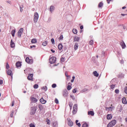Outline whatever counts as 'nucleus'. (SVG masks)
<instances>
[{
	"label": "nucleus",
	"instance_id": "nucleus-1",
	"mask_svg": "<svg viewBox=\"0 0 127 127\" xmlns=\"http://www.w3.org/2000/svg\"><path fill=\"white\" fill-rule=\"evenodd\" d=\"M38 18H39V15L38 13L35 12L34 14V23H36L38 21Z\"/></svg>",
	"mask_w": 127,
	"mask_h": 127
},
{
	"label": "nucleus",
	"instance_id": "nucleus-2",
	"mask_svg": "<svg viewBox=\"0 0 127 127\" xmlns=\"http://www.w3.org/2000/svg\"><path fill=\"white\" fill-rule=\"evenodd\" d=\"M116 124H117V121L113 120L108 124L107 127H114V126H115Z\"/></svg>",
	"mask_w": 127,
	"mask_h": 127
},
{
	"label": "nucleus",
	"instance_id": "nucleus-3",
	"mask_svg": "<svg viewBox=\"0 0 127 127\" xmlns=\"http://www.w3.org/2000/svg\"><path fill=\"white\" fill-rule=\"evenodd\" d=\"M50 63L51 64H54V63H55V62H56V58L55 57H52L50 59Z\"/></svg>",
	"mask_w": 127,
	"mask_h": 127
},
{
	"label": "nucleus",
	"instance_id": "nucleus-4",
	"mask_svg": "<svg viewBox=\"0 0 127 127\" xmlns=\"http://www.w3.org/2000/svg\"><path fill=\"white\" fill-rule=\"evenodd\" d=\"M23 33V28H20L19 31L17 32V36L18 37H21V35L22 34V33Z\"/></svg>",
	"mask_w": 127,
	"mask_h": 127
},
{
	"label": "nucleus",
	"instance_id": "nucleus-5",
	"mask_svg": "<svg viewBox=\"0 0 127 127\" xmlns=\"http://www.w3.org/2000/svg\"><path fill=\"white\" fill-rule=\"evenodd\" d=\"M27 79L29 81H33V74H29Z\"/></svg>",
	"mask_w": 127,
	"mask_h": 127
},
{
	"label": "nucleus",
	"instance_id": "nucleus-6",
	"mask_svg": "<svg viewBox=\"0 0 127 127\" xmlns=\"http://www.w3.org/2000/svg\"><path fill=\"white\" fill-rule=\"evenodd\" d=\"M67 122H68V126L69 127H73V122L71 121V119H70L69 118H67Z\"/></svg>",
	"mask_w": 127,
	"mask_h": 127
},
{
	"label": "nucleus",
	"instance_id": "nucleus-7",
	"mask_svg": "<svg viewBox=\"0 0 127 127\" xmlns=\"http://www.w3.org/2000/svg\"><path fill=\"white\" fill-rule=\"evenodd\" d=\"M35 112H36V108H35V107H32L31 111L30 112L31 115H34Z\"/></svg>",
	"mask_w": 127,
	"mask_h": 127
},
{
	"label": "nucleus",
	"instance_id": "nucleus-8",
	"mask_svg": "<svg viewBox=\"0 0 127 127\" xmlns=\"http://www.w3.org/2000/svg\"><path fill=\"white\" fill-rule=\"evenodd\" d=\"M69 93H68V91L67 89H65L64 90L63 96L64 97H67Z\"/></svg>",
	"mask_w": 127,
	"mask_h": 127
},
{
	"label": "nucleus",
	"instance_id": "nucleus-9",
	"mask_svg": "<svg viewBox=\"0 0 127 127\" xmlns=\"http://www.w3.org/2000/svg\"><path fill=\"white\" fill-rule=\"evenodd\" d=\"M7 75H9V76H11V78H12V71H11V70L10 69L8 70L7 72Z\"/></svg>",
	"mask_w": 127,
	"mask_h": 127
},
{
	"label": "nucleus",
	"instance_id": "nucleus-10",
	"mask_svg": "<svg viewBox=\"0 0 127 127\" xmlns=\"http://www.w3.org/2000/svg\"><path fill=\"white\" fill-rule=\"evenodd\" d=\"M107 120H112L113 119V115L112 114H108L107 115Z\"/></svg>",
	"mask_w": 127,
	"mask_h": 127
},
{
	"label": "nucleus",
	"instance_id": "nucleus-11",
	"mask_svg": "<svg viewBox=\"0 0 127 127\" xmlns=\"http://www.w3.org/2000/svg\"><path fill=\"white\" fill-rule=\"evenodd\" d=\"M40 102L41 104H46V100H44L43 98H41Z\"/></svg>",
	"mask_w": 127,
	"mask_h": 127
},
{
	"label": "nucleus",
	"instance_id": "nucleus-12",
	"mask_svg": "<svg viewBox=\"0 0 127 127\" xmlns=\"http://www.w3.org/2000/svg\"><path fill=\"white\" fill-rule=\"evenodd\" d=\"M21 66V63L20 62H18L16 63V66L18 68V67H20Z\"/></svg>",
	"mask_w": 127,
	"mask_h": 127
},
{
	"label": "nucleus",
	"instance_id": "nucleus-13",
	"mask_svg": "<svg viewBox=\"0 0 127 127\" xmlns=\"http://www.w3.org/2000/svg\"><path fill=\"white\" fill-rule=\"evenodd\" d=\"M63 48V45H62V44H59L58 45V49L59 50H62Z\"/></svg>",
	"mask_w": 127,
	"mask_h": 127
},
{
	"label": "nucleus",
	"instance_id": "nucleus-14",
	"mask_svg": "<svg viewBox=\"0 0 127 127\" xmlns=\"http://www.w3.org/2000/svg\"><path fill=\"white\" fill-rule=\"evenodd\" d=\"M14 46H15V45L14 44V43L12 42V40H11L10 42V47H11V48H13Z\"/></svg>",
	"mask_w": 127,
	"mask_h": 127
},
{
	"label": "nucleus",
	"instance_id": "nucleus-15",
	"mask_svg": "<svg viewBox=\"0 0 127 127\" xmlns=\"http://www.w3.org/2000/svg\"><path fill=\"white\" fill-rule=\"evenodd\" d=\"M15 32H16V30L15 29H14V30H12L11 31V35L13 37H14V34H15Z\"/></svg>",
	"mask_w": 127,
	"mask_h": 127
},
{
	"label": "nucleus",
	"instance_id": "nucleus-16",
	"mask_svg": "<svg viewBox=\"0 0 127 127\" xmlns=\"http://www.w3.org/2000/svg\"><path fill=\"white\" fill-rule=\"evenodd\" d=\"M78 47H79V45H78L77 43H75L74 47V50H77Z\"/></svg>",
	"mask_w": 127,
	"mask_h": 127
},
{
	"label": "nucleus",
	"instance_id": "nucleus-17",
	"mask_svg": "<svg viewBox=\"0 0 127 127\" xmlns=\"http://www.w3.org/2000/svg\"><path fill=\"white\" fill-rule=\"evenodd\" d=\"M121 45L123 49H124V48H126V44H125V42H122L121 44Z\"/></svg>",
	"mask_w": 127,
	"mask_h": 127
},
{
	"label": "nucleus",
	"instance_id": "nucleus-18",
	"mask_svg": "<svg viewBox=\"0 0 127 127\" xmlns=\"http://www.w3.org/2000/svg\"><path fill=\"white\" fill-rule=\"evenodd\" d=\"M93 75L95 77H99V73H98V72H97V71H95L93 72Z\"/></svg>",
	"mask_w": 127,
	"mask_h": 127
},
{
	"label": "nucleus",
	"instance_id": "nucleus-19",
	"mask_svg": "<svg viewBox=\"0 0 127 127\" xmlns=\"http://www.w3.org/2000/svg\"><path fill=\"white\" fill-rule=\"evenodd\" d=\"M54 6H51L50 8V10L51 11V12H53V11H54Z\"/></svg>",
	"mask_w": 127,
	"mask_h": 127
},
{
	"label": "nucleus",
	"instance_id": "nucleus-20",
	"mask_svg": "<svg viewBox=\"0 0 127 127\" xmlns=\"http://www.w3.org/2000/svg\"><path fill=\"white\" fill-rule=\"evenodd\" d=\"M122 103L123 104H127V99H126V98L124 97L122 99Z\"/></svg>",
	"mask_w": 127,
	"mask_h": 127
},
{
	"label": "nucleus",
	"instance_id": "nucleus-21",
	"mask_svg": "<svg viewBox=\"0 0 127 127\" xmlns=\"http://www.w3.org/2000/svg\"><path fill=\"white\" fill-rule=\"evenodd\" d=\"M115 107H106V111H110V109H112V110H114Z\"/></svg>",
	"mask_w": 127,
	"mask_h": 127
},
{
	"label": "nucleus",
	"instance_id": "nucleus-22",
	"mask_svg": "<svg viewBox=\"0 0 127 127\" xmlns=\"http://www.w3.org/2000/svg\"><path fill=\"white\" fill-rule=\"evenodd\" d=\"M53 127H58V123H57V122H55L53 123Z\"/></svg>",
	"mask_w": 127,
	"mask_h": 127
},
{
	"label": "nucleus",
	"instance_id": "nucleus-23",
	"mask_svg": "<svg viewBox=\"0 0 127 127\" xmlns=\"http://www.w3.org/2000/svg\"><path fill=\"white\" fill-rule=\"evenodd\" d=\"M80 40V38L78 37H75L73 39V41H79V40Z\"/></svg>",
	"mask_w": 127,
	"mask_h": 127
},
{
	"label": "nucleus",
	"instance_id": "nucleus-24",
	"mask_svg": "<svg viewBox=\"0 0 127 127\" xmlns=\"http://www.w3.org/2000/svg\"><path fill=\"white\" fill-rule=\"evenodd\" d=\"M88 115H90V116H94V112H93L92 111H89L88 112Z\"/></svg>",
	"mask_w": 127,
	"mask_h": 127
},
{
	"label": "nucleus",
	"instance_id": "nucleus-25",
	"mask_svg": "<svg viewBox=\"0 0 127 127\" xmlns=\"http://www.w3.org/2000/svg\"><path fill=\"white\" fill-rule=\"evenodd\" d=\"M31 99L32 102H33L34 103H36V102H37V99H36V98L34 97H32Z\"/></svg>",
	"mask_w": 127,
	"mask_h": 127
},
{
	"label": "nucleus",
	"instance_id": "nucleus-26",
	"mask_svg": "<svg viewBox=\"0 0 127 127\" xmlns=\"http://www.w3.org/2000/svg\"><path fill=\"white\" fill-rule=\"evenodd\" d=\"M38 108H39L40 111H42V110H43V106L41 104L38 105Z\"/></svg>",
	"mask_w": 127,
	"mask_h": 127
},
{
	"label": "nucleus",
	"instance_id": "nucleus-27",
	"mask_svg": "<svg viewBox=\"0 0 127 127\" xmlns=\"http://www.w3.org/2000/svg\"><path fill=\"white\" fill-rule=\"evenodd\" d=\"M73 110H78V105H77L76 104H74L73 105Z\"/></svg>",
	"mask_w": 127,
	"mask_h": 127
},
{
	"label": "nucleus",
	"instance_id": "nucleus-28",
	"mask_svg": "<svg viewBox=\"0 0 127 127\" xmlns=\"http://www.w3.org/2000/svg\"><path fill=\"white\" fill-rule=\"evenodd\" d=\"M37 42V40L36 39H33L31 40V43H36Z\"/></svg>",
	"mask_w": 127,
	"mask_h": 127
},
{
	"label": "nucleus",
	"instance_id": "nucleus-29",
	"mask_svg": "<svg viewBox=\"0 0 127 127\" xmlns=\"http://www.w3.org/2000/svg\"><path fill=\"white\" fill-rule=\"evenodd\" d=\"M72 32H73V33H74V34H77V33H78V32L77 31V29H73V30H72Z\"/></svg>",
	"mask_w": 127,
	"mask_h": 127
},
{
	"label": "nucleus",
	"instance_id": "nucleus-30",
	"mask_svg": "<svg viewBox=\"0 0 127 127\" xmlns=\"http://www.w3.org/2000/svg\"><path fill=\"white\" fill-rule=\"evenodd\" d=\"M51 41L52 44L53 45L55 44V40H54V38L51 39Z\"/></svg>",
	"mask_w": 127,
	"mask_h": 127
},
{
	"label": "nucleus",
	"instance_id": "nucleus-31",
	"mask_svg": "<svg viewBox=\"0 0 127 127\" xmlns=\"http://www.w3.org/2000/svg\"><path fill=\"white\" fill-rule=\"evenodd\" d=\"M77 113V110L76 109H73L72 111V114L73 115H76V114Z\"/></svg>",
	"mask_w": 127,
	"mask_h": 127
},
{
	"label": "nucleus",
	"instance_id": "nucleus-32",
	"mask_svg": "<svg viewBox=\"0 0 127 127\" xmlns=\"http://www.w3.org/2000/svg\"><path fill=\"white\" fill-rule=\"evenodd\" d=\"M47 41H46L43 43L42 45H43V46H46L47 45Z\"/></svg>",
	"mask_w": 127,
	"mask_h": 127
},
{
	"label": "nucleus",
	"instance_id": "nucleus-33",
	"mask_svg": "<svg viewBox=\"0 0 127 127\" xmlns=\"http://www.w3.org/2000/svg\"><path fill=\"white\" fill-rule=\"evenodd\" d=\"M82 127H88V124H87V123H84V124L82 125Z\"/></svg>",
	"mask_w": 127,
	"mask_h": 127
},
{
	"label": "nucleus",
	"instance_id": "nucleus-34",
	"mask_svg": "<svg viewBox=\"0 0 127 127\" xmlns=\"http://www.w3.org/2000/svg\"><path fill=\"white\" fill-rule=\"evenodd\" d=\"M103 3L100 2L98 4V7H102V6H103Z\"/></svg>",
	"mask_w": 127,
	"mask_h": 127
},
{
	"label": "nucleus",
	"instance_id": "nucleus-35",
	"mask_svg": "<svg viewBox=\"0 0 127 127\" xmlns=\"http://www.w3.org/2000/svg\"><path fill=\"white\" fill-rule=\"evenodd\" d=\"M67 89L68 91H70V90H71V89H72V87H71L70 85H68L67 87Z\"/></svg>",
	"mask_w": 127,
	"mask_h": 127
},
{
	"label": "nucleus",
	"instance_id": "nucleus-36",
	"mask_svg": "<svg viewBox=\"0 0 127 127\" xmlns=\"http://www.w3.org/2000/svg\"><path fill=\"white\" fill-rule=\"evenodd\" d=\"M55 103L56 104H59V101L58 100V99L57 98H56L55 99Z\"/></svg>",
	"mask_w": 127,
	"mask_h": 127
},
{
	"label": "nucleus",
	"instance_id": "nucleus-37",
	"mask_svg": "<svg viewBox=\"0 0 127 127\" xmlns=\"http://www.w3.org/2000/svg\"><path fill=\"white\" fill-rule=\"evenodd\" d=\"M29 58L27 57L25 60L26 62H27V63H29Z\"/></svg>",
	"mask_w": 127,
	"mask_h": 127
},
{
	"label": "nucleus",
	"instance_id": "nucleus-38",
	"mask_svg": "<svg viewBox=\"0 0 127 127\" xmlns=\"http://www.w3.org/2000/svg\"><path fill=\"white\" fill-rule=\"evenodd\" d=\"M89 44L90 45H93V44H94V41L93 40H90L89 41Z\"/></svg>",
	"mask_w": 127,
	"mask_h": 127
},
{
	"label": "nucleus",
	"instance_id": "nucleus-39",
	"mask_svg": "<svg viewBox=\"0 0 127 127\" xmlns=\"http://www.w3.org/2000/svg\"><path fill=\"white\" fill-rule=\"evenodd\" d=\"M70 98H71L73 101L75 100V96H74V95H70Z\"/></svg>",
	"mask_w": 127,
	"mask_h": 127
},
{
	"label": "nucleus",
	"instance_id": "nucleus-40",
	"mask_svg": "<svg viewBox=\"0 0 127 127\" xmlns=\"http://www.w3.org/2000/svg\"><path fill=\"white\" fill-rule=\"evenodd\" d=\"M29 63H30V64H32V63H33V60L30 59L29 61Z\"/></svg>",
	"mask_w": 127,
	"mask_h": 127
},
{
	"label": "nucleus",
	"instance_id": "nucleus-41",
	"mask_svg": "<svg viewBox=\"0 0 127 127\" xmlns=\"http://www.w3.org/2000/svg\"><path fill=\"white\" fill-rule=\"evenodd\" d=\"M38 88V84H35L34 85V89H37Z\"/></svg>",
	"mask_w": 127,
	"mask_h": 127
},
{
	"label": "nucleus",
	"instance_id": "nucleus-42",
	"mask_svg": "<svg viewBox=\"0 0 127 127\" xmlns=\"http://www.w3.org/2000/svg\"><path fill=\"white\" fill-rule=\"evenodd\" d=\"M43 90H45V91H47V86H44L42 87Z\"/></svg>",
	"mask_w": 127,
	"mask_h": 127
},
{
	"label": "nucleus",
	"instance_id": "nucleus-43",
	"mask_svg": "<svg viewBox=\"0 0 127 127\" xmlns=\"http://www.w3.org/2000/svg\"><path fill=\"white\" fill-rule=\"evenodd\" d=\"M76 92H77L76 88H74L73 90H72V93H73L74 94H75V93H76Z\"/></svg>",
	"mask_w": 127,
	"mask_h": 127
},
{
	"label": "nucleus",
	"instance_id": "nucleus-44",
	"mask_svg": "<svg viewBox=\"0 0 127 127\" xmlns=\"http://www.w3.org/2000/svg\"><path fill=\"white\" fill-rule=\"evenodd\" d=\"M115 92L116 94H119V93H120V90L119 89H116Z\"/></svg>",
	"mask_w": 127,
	"mask_h": 127
},
{
	"label": "nucleus",
	"instance_id": "nucleus-45",
	"mask_svg": "<svg viewBox=\"0 0 127 127\" xmlns=\"http://www.w3.org/2000/svg\"><path fill=\"white\" fill-rule=\"evenodd\" d=\"M57 85L55 83L52 84V88H56Z\"/></svg>",
	"mask_w": 127,
	"mask_h": 127
},
{
	"label": "nucleus",
	"instance_id": "nucleus-46",
	"mask_svg": "<svg viewBox=\"0 0 127 127\" xmlns=\"http://www.w3.org/2000/svg\"><path fill=\"white\" fill-rule=\"evenodd\" d=\"M60 40H63V35H61L59 38Z\"/></svg>",
	"mask_w": 127,
	"mask_h": 127
},
{
	"label": "nucleus",
	"instance_id": "nucleus-47",
	"mask_svg": "<svg viewBox=\"0 0 127 127\" xmlns=\"http://www.w3.org/2000/svg\"><path fill=\"white\" fill-rule=\"evenodd\" d=\"M6 69H9V64H8V63H6Z\"/></svg>",
	"mask_w": 127,
	"mask_h": 127
},
{
	"label": "nucleus",
	"instance_id": "nucleus-48",
	"mask_svg": "<svg viewBox=\"0 0 127 127\" xmlns=\"http://www.w3.org/2000/svg\"><path fill=\"white\" fill-rule=\"evenodd\" d=\"M64 61H65L64 58H62L61 59V62H62V63L64 62Z\"/></svg>",
	"mask_w": 127,
	"mask_h": 127
},
{
	"label": "nucleus",
	"instance_id": "nucleus-49",
	"mask_svg": "<svg viewBox=\"0 0 127 127\" xmlns=\"http://www.w3.org/2000/svg\"><path fill=\"white\" fill-rule=\"evenodd\" d=\"M13 113H14L13 111H12V112H11V113L10 114V117L11 118H13Z\"/></svg>",
	"mask_w": 127,
	"mask_h": 127
},
{
	"label": "nucleus",
	"instance_id": "nucleus-50",
	"mask_svg": "<svg viewBox=\"0 0 127 127\" xmlns=\"http://www.w3.org/2000/svg\"><path fill=\"white\" fill-rule=\"evenodd\" d=\"M29 126H30V127H35V125L32 124H30Z\"/></svg>",
	"mask_w": 127,
	"mask_h": 127
},
{
	"label": "nucleus",
	"instance_id": "nucleus-51",
	"mask_svg": "<svg viewBox=\"0 0 127 127\" xmlns=\"http://www.w3.org/2000/svg\"><path fill=\"white\" fill-rule=\"evenodd\" d=\"M125 93L127 94V86L125 88Z\"/></svg>",
	"mask_w": 127,
	"mask_h": 127
},
{
	"label": "nucleus",
	"instance_id": "nucleus-52",
	"mask_svg": "<svg viewBox=\"0 0 127 127\" xmlns=\"http://www.w3.org/2000/svg\"><path fill=\"white\" fill-rule=\"evenodd\" d=\"M3 81L2 80H0V85H2Z\"/></svg>",
	"mask_w": 127,
	"mask_h": 127
},
{
	"label": "nucleus",
	"instance_id": "nucleus-53",
	"mask_svg": "<svg viewBox=\"0 0 127 127\" xmlns=\"http://www.w3.org/2000/svg\"><path fill=\"white\" fill-rule=\"evenodd\" d=\"M115 85H112L111 86V88L112 89H114V88H115Z\"/></svg>",
	"mask_w": 127,
	"mask_h": 127
},
{
	"label": "nucleus",
	"instance_id": "nucleus-54",
	"mask_svg": "<svg viewBox=\"0 0 127 127\" xmlns=\"http://www.w3.org/2000/svg\"><path fill=\"white\" fill-rule=\"evenodd\" d=\"M76 125H77V126H78V127H81V124H80V123L76 124Z\"/></svg>",
	"mask_w": 127,
	"mask_h": 127
},
{
	"label": "nucleus",
	"instance_id": "nucleus-55",
	"mask_svg": "<svg viewBox=\"0 0 127 127\" xmlns=\"http://www.w3.org/2000/svg\"><path fill=\"white\" fill-rule=\"evenodd\" d=\"M47 123L48 125H50V121L49 120L47 121Z\"/></svg>",
	"mask_w": 127,
	"mask_h": 127
},
{
	"label": "nucleus",
	"instance_id": "nucleus-56",
	"mask_svg": "<svg viewBox=\"0 0 127 127\" xmlns=\"http://www.w3.org/2000/svg\"><path fill=\"white\" fill-rule=\"evenodd\" d=\"M14 106V101H13L11 104V107H13Z\"/></svg>",
	"mask_w": 127,
	"mask_h": 127
},
{
	"label": "nucleus",
	"instance_id": "nucleus-57",
	"mask_svg": "<svg viewBox=\"0 0 127 127\" xmlns=\"http://www.w3.org/2000/svg\"><path fill=\"white\" fill-rule=\"evenodd\" d=\"M69 106L70 108H72L73 107V104L70 103L69 104Z\"/></svg>",
	"mask_w": 127,
	"mask_h": 127
},
{
	"label": "nucleus",
	"instance_id": "nucleus-58",
	"mask_svg": "<svg viewBox=\"0 0 127 127\" xmlns=\"http://www.w3.org/2000/svg\"><path fill=\"white\" fill-rule=\"evenodd\" d=\"M20 10L21 12H22V10H23L22 7H20Z\"/></svg>",
	"mask_w": 127,
	"mask_h": 127
},
{
	"label": "nucleus",
	"instance_id": "nucleus-59",
	"mask_svg": "<svg viewBox=\"0 0 127 127\" xmlns=\"http://www.w3.org/2000/svg\"><path fill=\"white\" fill-rule=\"evenodd\" d=\"M51 51L53 53H55V51L53 50V49L51 50Z\"/></svg>",
	"mask_w": 127,
	"mask_h": 127
},
{
	"label": "nucleus",
	"instance_id": "nucleus-60",
	"mask_svg": "<svg viewBox=\"0 0 127 127\" xmlns=\"http://www.w3.org/2000/svg\"><path fill=\"white\" fill-rule=\"evenodd\" d=\"M86 91H87V90L83 89V90H81V92H82V93H83V92H86Z\"/></svg>",
	"mask_w": 127,
	"mask_h": 127
},
{
	"label": "nucleus",
	"instance_id": "nucleus-61",
	"mask_svg": "<svg viewBox=\"0 0 127 127\" xmlns=\"http://www.w3.org/2000/svg\"><path fill=\"white\" fill-rule=\"evenodd\" d=\"M107 3H110L111 0H107Z\"/></svg>",
	"mask_w": 127,
	"mask_h": 127
},
{
	"label": "nucleus",
	"instance_id": "nucleus-62",
	"mask_svg": "<svg viewBox=\"0 0 127 127\" xmlns=\"http://www.w3.org/2000/svg\"><path fill=\"white\" fill-rule=\"evenodd\" d=\"M122 111H123V108H121L120 109L119 111L121 113Z\"/></svg>",
	"mask_w": 127,
	"mask_h": 127
},
{
	"label": "nucleus",
	"instance_id": "nucleus-63",
	"mask_svg": "<svg viewBox=\"0 0 127 127\" xmlns=\"http://www.w3.org/2000/svg\"><path fill=\"white\" fill-rule=\"evenodd\" d=\"M31 48H33V47H36V46L35 45H33L30 47Z\"/></svg>",
	"mask_w": 127,
	"mask_h": 127
},
{
	"label": "nucleus",
	"instance_id": "nucleus-64",
	"mask_svg": "<svg viewBox=\"0 0 127 127\" xmlns=\"http://www.w3.org/2000/svg\"><path fill=\"white\" fill-rule=\"evenodd\" d=\"M80 28V29H83V28H84V27L83 26H81Z\"/></svg>",
	"mask_w": 127,
	"mask_h": 127
}]
</instances>
